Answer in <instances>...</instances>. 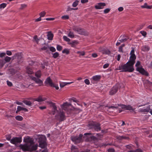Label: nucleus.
<instances>
[{
	"label": "nucleus",
	"instance_id": "obj_1",
	"mask_svg": "<svg viewBox=\"0 0 152 152\" xmlns=\"http://www.w3.org/2000/svg\"><path fill=\"white\" fill-rule=\"evenodd\" d=\"M37 145H35L32 147H31L30 146L26 144L24 145L21 144L19 146L20 147L23 151H35L37 149Z\"/></svg>",
	"mask_w": 152,
	"mask_h": 152
},
{
	"label": "nucleus",
	"instance_id": "obj_2",
	"mask_svg": "<svg viewBox=\"0 0 152 152\" xmlns=\"http://www.w3.org/2000/svg\"><path fill=\"white\" fill-rule=\"evenodd\" d=\"M140 64V62L139 61H137L135 64V66L137 67L136 69V70L139 72L140 73L143 75H144L146 76H149V73L147 71L145 70V69L143 68L142 66L141 67H138Z\"/></svg>",
	"mask_w": 152,
	"mask_h": 152
},
{
	"label": "nucleus",
	"instance_id": "obj_3",
	"mask_svg": "<svg viewBox=\"0 0 152 152\" xmlns=\"http://www.w3.org/2000/svg\"><path fill=\"white\" fill-rule=\"evenodd\" d=\"M124 86L122 83L117 84L114 86L109 92V94L111 95L115 94L118 91L119 88H124Z\"/></svg>",
	"mask_w": 152,
	"mask_h": 152
},
{
	"label": "nucleus",
	"instance_id": "obj_4",
	"mask_svg": "<svg viewBox=\"0 0 152 152\" xmlns=\"http://www.w3.org/2000/svg\"><path fill=\"white\" fill-rule=\"evenodd\" d=\"M83 137V135L80 134L79 136H72L71 137V140L74 142L75 144H77L80 143L82 141V137Z\"/></svg>",
	"mask_w": 152,
	"mask_h": 152
},
{
	"label": "nucleus",
	"instance_id": "obj_5",
	"mask_svg": "<svg viewBox=\"0 0 152 152\" xmlns=\"http://www.w3.org/2000/svg\"><path fill=\"white\" fill-rule=\"evenodd\" d=\"M134 65L133 64L128 61L125 64V69L124 71L125 72H132L134 70Z\"/></svg>",
	"mask_w": 152,
	"mask_h": 152
},
{
	"label": "nucleus",
	"instance_id": "obj_6",
	"mask_svg": "<svg viewBox=\"0 0 152 152\" xmlns=\"http://www.w3.org/2000/svg\"><path fill=\"white\" fill-rule=\"evenodd\" d=\"M92 134L91 133H86L84 134L83 138H86L87 140L88 141L93 140L97 141V137L93 136L91 135Z\"/></svg>",
	"mask_w": 152,
	"mask_h": 152
},
{
	"label": "nucleus",
	"instance_id": "obj_7",
	"mask_svg": "<svg viewBox=\"0 0 152 152\" xmlns=\"http://www.w3.org/2000/svg\"><path fill=\"white\" fill-rule=\"evenodd\" d=\"M72 28L73 30L75 31H77L79 34L81 35L85 34V32L84 30L77 26H73Z\"/></svg>",
	"mask_w": 152,
	"mask_h": 152
},
{
	"label": "nucleus",
	"instance_id": "obj_8",
	"mask_svg": "<svg viewBox=\"0 0 152 152\" xmlns=\"http://www.w3.org/2000/svg\"><path fill=\"white\" fill-rule=\"evenodd\" d=\"M23 141L26 144L30 146L31 147H32L34 145V142L32 138L30 137H25L23 139Z\"/></svg>",
	"mask_w": 152,
	"mask_h": 152
},
{
	"label": "nucleus",
	"instance_id": "obj_9",
	"mask_svg": "<svg viewBox=\"0 0 152 152\" xmlns=\"http://www.w3.org/2000/svg\"><path fill=\"white\" fill-rule=\"evenodd\" d=\"M16 58L17 59V61L18 64H20L23 61L21 53H15L12 57V58L13 60Z\"/></svg>",
	"mask_w": 152,
	"mask_h": 152
},
{
	"label": "nucleus",
	"instance_id": "obj_10",
	"mask_svg": "<svg viewBox=\"0 0 152 152\" xmlns=\"http://www.w3.org/2000/svg\"><path fill=\"white\" fill-rule=\"evenodd\" d=\"M118 105L121 107V108L124 110H129L134 111V109H133L132 107L130 105H126L121 104H118Z\"/></svg>",
	"mask_w": 152,
	"mask_h": 152
},
{
	"label": "nucleus",
	"instance_id": "obj_11",
	"mask_svg": "<svg viewBox=\"0 0 152 152\" xmlns=\"http://www.w3.org/2000/svg\"><path fill=\"white\" fill-rule=\"evenodd\" d=\"M22 141V138L21 137H15L12 138L10 142L13 144H16V143H20Z\"/></svg>",
	"mask_w": 152,
	"mask_h": 152
},
{
	"label": "nucleus",
	"instance_id": "obj_12",
	"mask_svg": "<svg viewBox=\"0 0 152 152\" xmlns=\"http://www.w3.org/2000/svg\"><path fill=\"white\" fill-rule=\"evenodd\" d=\"M89 125H92L94 129L95 130L97 131H98L101 130V128L100 127V124L99 123L89 124Z\"/></svg>",
	"mask_w": 152,
	"mask_h": 152
},
{
	"label": "nucleus",
	"instance_id": "obj_13",
	"mask_svg": "<svg viewBox=\"0 0 152 152\" xmlns=\"http://www.w3.org/2000/svg\"><path fill=\"white\" fill-rule=\"evenodd\" d=\"M145 86H146L147 88L148 89L152 91V83L148 80H146L145 81Z\"/></svg>",
	"mask_w": 152,
	"mask_h": 152
},
{
	"label": "nucleus",
	"instance_id": "obj_14",
	"mask_svg": "<svg viewBox=\"0 0 152 152\" xmlns=\"http://www.w3.org/2000/svg\"><path fill=\"white\" fill-rule=\"evenodd\" d=\"M106 4L105 3H99L95 6V8L96 9H102L104 7L106 6Z\"/></svg>",
	"mask_w": 152,
	"mask_h": 152
},
{
	"label": "nucleus",
	"instance_id": "obj_15",
	"mask_svg": "<svg viewBox=\"0 0 152 152\" xmlns=\"http://www.w3.org/2000/svg\"><path fill=\"white\" fill-rule=\"evenodd\" d=\"M130 59L129 62L132 63L134 64L135 62V59H136V56L135 54H130Z\"/></svg>",
	"mask_w": 152,
	"mask_h": 152
},
{
	"label": "nucleus",
	"instance_id": "obj_16",
	"mask_svg": "<svg viewBox=\"0 0 152 152\" xmlns=\"http://www.w3.org/2000/svg\"><path fill=\"white\" fill-rule=\"evenodd\" d=\"M70 106H72V104L66 102L64 103L61 106L62 108L64 110H67L69 109Z\"/></svg>",
	"mask_w": 152,
	"mask_h": 152
},
{
	"label": "nucleus",
	"instance_id": "obj_17",
	"mask_svg": "<svg viewBox=\"0 0 152 152\" xmlns=\"http://www.w3.org/2000/svg\"><path fill=\"white\" fill-rule=\"evenodd\" d=\"M80 111V110L79 109H75L74 110H70L69 111H67V114L71 115L72 114H75L79 113Z\"/></svg>",
	"mask_w": 152,
	"mask_h": 152
},
{
	"label": "nucleus",
	"instance_id": "obj_18",
	"mask_svg": "<svg viewBox=\"0 0 152 152\" xmlns=\"http://www.w3.org/2000/svg\"><path fill=\"white\" fill-rule=\"evenodd\" d=\"M59 121H62L65 119V117L64 115V113L62 112H61L59 114Z\"/></svg>",
	"mask_w": 152,
	"mask_h": 152
},
{
	"label": "nucleus",
	"instance_id": "obj_19",
	"mask_svg": "<svg viewBox=\"0 0 152 152\" xmlns=\"http://www.w3.org/2000/svg\"><path fill=\"white\" fill-rule=\"evenodd\" d=\"M37 140L38 142L39 143L46 141V140L45 136L44 135H41Z\"/></svg>",
	"mask_w": 152,
	"mask_h": 152
},
{
	"label": "nucleus",
	"instance_id": "obj_20",
	"mask_svg": "<svg viewBox=\"0 0 152 152\" xmlns=\"http://www.w3.org/2000/svg\"><path fill=\"white\" fill-rule=\"evenodd\" d=\"M32 80L34 81L37 83L42 84L43 83L42 81L39 78H36L34 77H31Z\"/></svg>",
	"mask_w": 152,
	"mask_h": 152
},
{
	"label": "nucleus",
	"instance_id": "obj_21",
	"mask_svg": "<svg viewBox=\"0 0 152 152\" xmlns=\"http://www.w3.org/2000/svg\"><path fill=\"white\" fill-rule=\"evenodd\" d=\"M151 106L149 105L145 109H142L140 108L139 111L141 112H148L150 110Z\"/></svg>",
	"mask_w": 152,
	"mask_h": 152
},
{
	"label": "nucleus",
	"instance_id": "obj_22",
	"mask_svg": "<svg viewBox=\"0 0 152 152\" xmlns=\"http://www.w3.org/2000/svg\"><path fill=\"white\" fill-rule=\"evenodd\" d=\"M45 83L46 85L47 84H49V85L50 86H52V85H53V83L50 77H48L46 79V81L45 82Z\"/></svg>",
	"mask_w": 152,
	"mask_h": 152
},
{
	"label": "nucleus",
	"instance_id": "obj_23",
	"mask_svg": "<svg viewBox=\"0 0 152 152\" xmlns=\"http://www.w3.org/2000/svg\"><path fill=\"white\" fill-rule=\"evenodd\" d=\"M53 36V34L52 33L51 31H50L47 32V36L48 37V40H52Z\"/></svg>",
	"mask_w": 152,
	"mask_h": 152
},
{
	"label": "nucleus",
	"instance_id": "obj_24",
	"mask_svg": "<svg viewBox=\"0 0 152 152\" xmlns=\"http://www.w3.org/2000/svg\"><path fill=\"white\" fill-rule=\"evenodd\" d=\"M39 146L41 148H45L47 146L46 141L39 143Z\"/></svg>",
	"mask_w": 152,
	"mask_h": 152
},
{
	"label": "nucleus",
	"instance_id": "obj_25",
	"mask_svg": "<svg viewBox=\"0 0 152 152\" xmlns=\"http://www.w3.org/2000/svg\"><path fill=\"white\" fill-rule=\"evenodd\" d=\"M125 69V64H121L118 66L117 70H121L120 71L121 72H125L124 70Z\"/></svg>",
	"mask_w": 152,
	"mask_h": 152
},
{
	"label": "nucleus",
	"instance_id": "obj_26",
	"mask_svg": "<svg viewBox=\"0 0 152 152\" xmlns=\"http://www.w3.org/2000/svg\"><path fill=\"white\" fill-rule=\"evenodd\" d=\"M142 8H146L148 9H151L152 8V5H148L146 3H145L143 5L141 6Z\"/></svg>",
	"mask_w": 152,
	"mask_h": 152
},
{
	"label": "nucleus",
	"instance_id": "obj_27",
	"mask_svg": "<svg viewBox=\"0 0 152 152\" xmlns=\"http://www.w3.org/2000/svg\"><path fill=\"white\" fill-rule=\"evenodd\" d=\"M26 72L27 73L29 74H32L33 73V71L32 69L28 66L26 68Z\"/></svg>",
	"mask_w": 152,
	"mask_h": 152
},
{
	"label": "nucleus",
	"instance_id": "obj_28",
	"mask_svg": "<svg viewBox=\"0 0 152 152\" xmlns=\"http://www.w3.org/2000/svg\"><path fill=\"white\" fill-rule=\"evenodd\" d=\"M46 99L45 98H42V96H40L38 98L34 99V100L38 102H41L45 101Z\"/></svg>",
	"mask_w": 152,
	"mask_h": 152
},
{
	"label": "nucleus",
	"instance_id": "obj_29",
	"mask_svg": "<svg viewBox=\"0 0 152 152\" xmlns=\"http://www.w3.org/2000/svg\"><path fill=\"white\" fill-rule=\"evenodd\" d=\"M22 102L24 103L26 105L28 106H32V105L33 103L31 102L30 101H28L27 100H24Z\"/></svg>",
	"mask_w": 152,
	"mask_h": 152
},
{
	"label": "nucleus",
	"instance_id": "obj_30",
	"mask_svg": "<svg viewBox=\"0 0 152 152\" xmlns=\"http://www.w3.org/2000/svg\"><path fill=\"white\" fill-rule=\"evenodd\" d=\"M101 78V76L100 75H96L92 77V79L94 81H98Z\"/></svg>",
	"mask_w": 152,
	"mask_h": 152
},
{
	"label": "nucleus",
	"instance_id": "obj_31",
	"mask_svg": "<svg viewBox=\"0 0 152 152\" xmlns=\"http://www.w3.org/2000/svg\"><path fill=\"white\" fill-rule=\"evenodd\" d=\"M150 50V48L147 46H144L142 48V50L144 51H148Z\"/></svg>",
	"mask_w": 152,
	"mask_h": 152
},
{
	"label": "nucleus",
	"instance_id": "obj_32",
	"mask_svg": "<svg viewBox=\"0 0 152 152\" xmlns=\"http://www.w3.org/2000/svg\"><path fill=\"white\" fill-rule=\"evenodd\" d=\"M41 75V72L40 70L38 71L35 73V76L38 78H40Z\"/></svg>",
	"mask_w": 152,
	"mask_h": 152
},
{
	"label": "nucleus",
	"instance_id": "obj_33",
	"mask_svg": "<svg viewBox=\"0 0 152 152\" xmlns=\"http://www.w3.org/2000/svg\"><path fill=\"white\" fill-rule=\"evenodd\" d=\"M116 138L118 140H122L123 139H126L127 138V137H126L120 136H116Z\"/></svg>",
	"mask_w": 152,
	"mask_h": 152
},
{
	"label": "nucleus",
	"instance_id": "obj_34",
	"mask_svg": "<svg viewBox=\"0 0 152 152\" xmlns=\"http://www.w3.org/2000/svg\"><path fill=\"white\" fill-rule=\"evenodd\" d=\"M5 64L4 60L0 59V69L2 68Z\"/></svg>",
	"mask_w": 152,
	"mask_h": 152
},
{
	"label": "nucleus",
	"instance_id": "obj_35",
	"mask_svg": "<svg viewBox=\"0 0 152 152\" xmlns=\"http://www.w3.org/2000/svg\"><path fill=\"white\" fill-rule=\"evenodd\" d=\"M52 54H53L52 57H53L54 58H56L59 56V54L57 52H55L54 53H53Z\"/></svg>",
	"mask_w": 152,
	"mask_h": 152
},
{
	"label": "nucleus",
	"instance_id": "obj_36",
	"mask_svg": "<svg viewBox=\"0 0 152 152\" xmlns=\"http://www.w3.org/2000/svg\"><path fill=\"white\" fill-rule=\"evenodd\" d=\"M79 1L76 0L72 4V6L73 7H76L78 4Z\"/></svg>",
	"mask_w": 152,
	"mask_h": 152
},
{
	"label": "nucleus",
	"instance_id": "obj_37",
	"mask_svg": "<svg viewBox=\"0 0 152 152\" xmlns=\"http://www.w3.org/2000/svg\"><path fill=\"white\" fill-rule=\"evenodd\" d=\"M11 60V58L10 57L7 56L4 58V60L5 62H9Z\"/></svg>",
	"mask_w": 152,
	"mask_h": 152
},
{
	"label": "nucleus",
	"instance_id": "obj_38",
	"mask_svg": "<svg viewBox=\"0 0 152 152\" xmlns=\"http://www.w3.org/2000/svg\"><path fill=\"white\" fill-rule=\"evenodd\" d=\"M15 119L19 121H21L23 119V118L21 116L18 115L15 117Z\"/></svg>",
	"mask_w": 152,
	"mask_h": 152
},
{
	"label": "nucleus",
	"instance_id": "obj_39",
	"mask_svg": "<svg viewBox=\"0 0 152 152\" xmlns=\"http://www.w3.org/2000/svg\"><path fill=\"white\" fill-rule=\"evenodd\" d=\"M68 36L71 38H74V35L73 33L70 31L68 34Z\"/></svg>",
	"mask_w": 152,
	"mask_h": 152
},
{
	"label": "nucleus",
	"instance_id": "obj_40",
	"mask_svg": "<svg viewBox=\"0 0 152 152\" xmlns=\"http://www.w3.org/2000/svg\"><path fill=\"white\" fill-rule=\"evenodd\" d=\"M52 109L53 110V114L54 115L55 114L56 111H57V107L56 106V105L52 107Z\"/></svg>",
	"mask_w": 152,
	"mask_h": 152
},
{
	"label": "nucleus",
	"instance_id": "obj_41",
	"mask_svg": "<svg viewBox=\"0 0 152 152\" xmlns=\"http://www.w3.org/2000/svg\"><path fill=\"white\" fill-rule=\"evenodd\" d=\"M118 105L117 106H107V107H108V108L109 109H110L111 108L113 110H114L115 108V109H117L118 108Z\"/></svg>",
	"mask_w": 152,
	"mask_h": 152
},
{
	"label": "nucleus",
	"instance_id": "obj_42",
	"mask_svg": "<svg viewBox=\"0 0 152 152\" xmlns=\"http://www.w3.org/2000/svg\"><path fill=\"white\" fill-rule=\"evenodd\" d=\"M7 6V4L5 3H3L0 4V9H4Z\"/></svg>",
	"mask_w": 152,
	"mask_h": 152
},
{
	"label": "nucleus",
	"instance_id": "obj_43",
	"mask_svg": "<svg viewBox=\"0 0 152 152\" xmlns=\"http://www.w3.org/2000/svg\"><path fill=\"white\" fill-rule=\"evenodd\" d=\"M62 53H66V54H68L69 53V51L68 49H65L62 51Z\"/></svg>",
	"mask_w": 152,
	"mask_h": 152
},
{
	"label": "nucleus",
	"instance_id": "obj_44",
	"mask_svg": "<svg viewBox=\"0 0 152 152\" xmlns=\"http://www.w3.org/2000/svg\"><path fill=\"white\" fill-rule=\"evenodd\" d=\"M63 39L64 41L66 42H69L70 41V39L66 36H63Z\"/></svg>",
	"mask_w": 152,
	"mask_h": 152
},
{
	"label": "nucleus",
	"instance_id": "obj_45",
	"mask_svg": "<svg viewBox=\"0 0 152 152\" xmlns=\"http://www.w3.org/2000/svg\"><path fill=\"white\" fill-rule=\"evenodd\" d=\"M133 145L132 144H129L126 145V148L128 149L131 150L132 149V147Z\"/></svg>",
	"mask_w": 152,
	"mask_h": 152
},
{
	"label": "nucleus",
	"instance_id": "obj_46",
	"mask_svg": "<svg viewBox=\"0 0 152 152\" xmlns=\"http://www.w3.org/2000/svg\"><path fill=\"white\" fill-rule=\"evenodd\" d=\"M103 53L106 54H109L110 53V52L108 50H105L103 51Z\"/></svg>",
	"mask_w": 152,
	"mask_h": 152
},
{
	"label": "nucleus",
	"instance_id": "obj_47",
	"mask_svg": "<svg viewBox=\"0 0 152 152\" xmlns=\"http://www.w3.org/2000/svg\"><path fill=\"white\" fill-rule=\"evenodd\" d=\"M45 11H43L39 14V15L40 16V17L41 18L42 17H44L45 15Z\"/></svg>",
	"mask_w": 152,
	"mask_h": 152
},
{
	"label": "nucleus",
	"instance_id": "obj_48",
	"mask_svg": "<svg viewBox=\"0 0 152 152\" xmlns=\"http://www.w3.org/2000/svg\"><path fill=\"white\" fill-rule=\"evenodd\" d=\"M62 49V47L61 45H57V49L58 50L60 51Z\"/></svg>",
	"mask_w": 152,
	"mask_h": 152
},
{
	"label": "nucleus",
	"instance_id": "obj_49",
	"mask_svg": "<svg viewBox=\"0 0 152 152\" xmlns=\"http://www.w3.org/2000/svg\"><path fill=\"white\" fill-rule=\"evenodd\" d=\"M77 54H79L80 56H83L85 55V52L84 51H83L82 52L78 51L77 52Z\"/></svg>",
	"mask_w": 152,
	"mask_h": 152
},
{
	"label": "nucleus",
	"instance_id": "obj_50",
	"mask_svg": "<svg viewBox=\"0 0 152 152\" xmlns=\"http://www.w3.org/2000/svg\"><path fill=\"white\" fill-rule=\"evenodd\" d=\"M61 18L63 20L68 19L69 18V16L68 15H65L62 16L61 17Z\"/></svg>",
	"mask_w": 152,
	"mask_h": 152
},
{
	"label": "nucleus",
	"instance_id": "obj_51",
	"mask_svg": "<svg viewBox=\"0 0 152 152\" xmlns=\"http://www.w3.org/2000/svg\"><path fill=\"white\" fill-rule=\"evenodd\" d=\"M50 50L52 52H55L56 51V49L53 47L51 46L49 48Z\"/></svg>",
	"mask_w": 152,
	"mask_h": 152
},
{
	"label": "nucleus",
	"instance_id": "obj_52",
	"mask_svg": "<svg viewBox=\"0 0 152 152\" xmlns=\"http://www.w3.org/2000/svg\"><path fill=\"white\" fill-rule=\"evenodd\" d=\"M140 33L144 37H146V35L147 34V33L146 31H140Z\"/></svg>",
	"mask_w": 152,
	"mask_h": 152
},
{
	"label": "nucleus",
	"instance_id": "obj_53",
	"mask_svg": "<svg viewBox=\"0 0 152 152\" xmlns=\"http://www.w3.org/2000/svg\"><path fill=\"white\" fill-rule=\"evenodd\" d=\"M133 152H143V151L140 148H138L135 150H133Z\"/></svg>",
	"mask_w": 152,
	"mask_h": 152
},
{
	"label": "nucleus",
	"instance_id": "obj_54",
	"mask_svg": "<svg viewBox=\"0 0 152 152\" xmlns=\"http://www.w3.org/2000/svg\"><path fill=\"white\" fill-rule=\"evenodd\" d=\"M51 87L55 88L56 89V90H58L59 89V87L58 85H57L54 84V83H53V85H52V86H51Z\"/></svg>",
	"mask_w": 152,
	"mask_h": 152
},
{
	"label": "nucleus",
	"instance_id": "obj_55",
	"mask_svg": "<svg viewBox=\"0 0 152 152\" xmlns=\"http://www.w3.org/2000/svg\"><path fill=\"white\" fill-rule=\"evenodd\" d=\"M121 39L119 40V41L121 42H123L126 41L128 38H125L124 39L121 38Z\"/></svg>",
	"mask_w": 152,
	"mask_h": 152
},
{
	"label": "nucleus",
	"instance_id": "obj_56",
	"mask_svg": "<svg viewBox=\"0 0 152 152\" xmlns=\"http://www.w3.org/2000/svg\"><path fill=\"white\" fill-rule=\"evenodd\" d=\"M144 26V24H142L141 25L139 26L137 28V31H138L139 30L143 28Z\"/></svg>",
	"mask_w": 152,
	"mask_h": 152
},
{
	"label": "nucleus",
	"instance_id": "obj_57",
	"mask_svg": "<svg viewBox=\"0 0 152 152\" xmlns=\"http://www.w3.org/2000/svg\"><path fill=\"white\" fill-rule=\"evenodd\" d=\"M66 85L65 82H62L60 83V86L61 88H63Z\"/></svg>",
	"mask_w": 152,
	"mask_h": 152
},
{
	"label": "nucleus",
	"instance_id": "obj_58",
	"mask_svg": "<svg viewBox=\"0 0 152 152\" xmlns=\"http://www.w3.org/2000/svg\"><path fill=\"white\" fill-rule=\"evenodd\" d=\"M27 5L25 4H21V7L20 8V10H22L23 9L26 8L27 7Z\"/></svg>",
	"mask_w": 152,
	"mask_h": 152
},
{
	"label": "nucleus",
	"instance_id": "obj_59",
	"mask_svg": "<svg viewBox=\"0 0 152 152\" xmlns=\"http://www.w3.org/2000/svg\"><path fill=\"white\" fill-rule=\"evenodd\" d=\"M110 9L109 8L106 9L104 10V13L105 14L108 13L110 12Z\"/></svg>",
	"mask_w": 152,
	"mask_h": 152
},
{
	"label": "nucleus",
	"instance_id": "obj_60",
	"mask_svg": "<svg viewBox=\"0 0 152 152\" xmlns=\"http://www.w3.org/2000/svg\"><path fill=\"white\" fill-rule=\"evenodd\" d=\"M7 85L11 87V86H12V84L11 82L9 81L8 80H7Z\"/></svg>",
	"mask_w": 152,
	"mask_h": 152
},
{
	"label": "nucleus",
	"instance_id": "obj_61",
	"mask_svg": "<svg viewBox=\"0 0 152 152\" xmlns=\"http://www.w3.org/2000/svg\"><path fill=\"white\" fill-rule=\"evenodd\" d=\"M34 39L36 41V42H37V43H38V41L39 40V39L37 38V35H36L34 36Z\"/></svg>",
	"mask_w": 152,
	"mask_h": 152
},
{
	"label": "nucleus",
	"instance_id": "obj_62",
	"mask_svg": "<svg viewBox=\"0 0 152 152\" xmlns=\"http://www.w3.org/2000/svg\"><path fill=\"white\" fill-rule=\"evenodd\" d=\"M6 55V53H2L0 54V57L2 58L4 57H5V56Z\"/></svg>",
	"mask_w": 152,
	"mask_h": 152
},
{
	"label": "nucleus",
	"instance_id": "obj_63",
	"mask_svg": "<svg viewBox=\"0 0 152 152\" xmlns=\"http://www.w3.org/2000/svg\"><path fill=\"white\" fill-rule=\"evenodd\" d=\"M6 53L8 56H11L12 54L11 52L9 50H7L6 52Z\"/></svg>",
	"mask_w": 152,
	"mask_h": 152
},
{
	"label": "nucleus",
	"instance_id": "obj_64",
	"mask_svg": "<svg viewBox=\"0 0 152 152\" xmlns=\"http://www.w3.org/2000/svg\"><path fill=\"white\" fill-rule=\"evenodd\" d=\"M108 152H115V150L113 148H109L108 150Z\"/></svg>",
	"mask_w": 152,
	"mask_h": 152
}]
</instances>
